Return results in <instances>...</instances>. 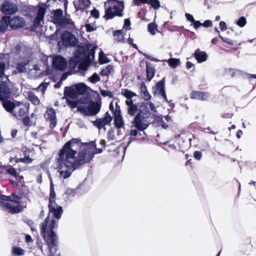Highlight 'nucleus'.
I'll list each match as a JSON object with an SVG mask.
<instances>
[{
	"instance_id": "1",
	"label": "nucleus",
	"mask_w": 256,
	"mask_h": 256,
	"mask_svg": "<svg viewBox=\"0 0 256 256\" xmlns=\"http://www.w3.org/2000/svg\"><path fill=\"white\" fill-rule=\"evenodd\" d=\"M82 142L79 138H72L70 140L66 142L58 152V158L57 162L58 163V168L61 169L64 166L68 168H70L72 170L76 168L75 165L77 164L78 156H76L77 151L74 150V147L76 144L78 145L81 150L82 149Z\"/></svg>"
},
{
	"instance_id": "2",
	"label": "nucleus",
	"mask_w": 256,
	"mask_h": 256,
	"mask_svg": "<svg viewBox=\"0 0 256 256\" xmlns=\"http://www.w3.org/2000/svg\"><path fill=\"white\" fill-rule=\"evenodd\" d=\"M48 178L50 180V192L48 204L49 212L52 213L55 218L59 220L61 218L64 210L62 206L57 205L56 202V194L54 191V184L50 174H49Z\"/></svg>"
},
{
	"instance_id": "3",
	"label": "nucleus",
	"mask_w": 256,
	"mask_h": 256,
	"mask_svg": "<svg viewBox=\"0 0 256 256\" xmlns=\"http://www.w3.org/2000/svg\"><path fill=\"white\" fill-rule=\"evenodd\" d=\"M56 220L52 218L48 225V229L46 232V240H44L46 244L48 246L50 254H52V248L58 246V236L54 229L56 226Z\"/></svg>"
},
{
	"instance_id": "4",
	"label": "nucleus",
	"mask_w": 256,
	"mask_h": 256,
	"mask_svg": "<svg viewBox=\"0 0 256 256\" xmlns=\"http://www.w3.org/2000/svg\"><path fill=\"white\" fill-rule=\"evenodd\" d=\"M8 78L6 76V80L0 81V100L2 102L3 106L8 112H10L15 106L14 102L8 99L10 98V92L6 84Z\"/></svg>"
},
{
	"instance_id": "5",
	"label": "nucleus",
	"mask_w": 256,
	"mask_h": 256,
	"mask_svg": "<svg viewBox=\"0 0 256 256\" xmlns=\"http://www.w3.org/2000/svg\"><path fill=\"white\" fill-rule=\"evenodd\" d=\"M95 151H87V150H80L78 154V160L75 165V168H78L84 164L90 162L94 158V154H101L103 152L102 148H94Z\"/></svg>"
},
{
	"instance_id": "6",
	"label": "nucleus",
	"mask_w": 256,
	"mask_h": 256,
	"mask_svg": "<svg viewBox=\"0 0 256 256\" xmlns=\"http://www.w3.org/2000/svg\"><path fill=\"white\" fill-rule=\"evenodd\" d=\"M88 90H92L84 82H79L70 86H66L64 89V96L70 98L78 97L86 93Z\"/></svg>"
},
{
	"instance_id": "7",
	"label": "nucleus",
	"mask_w": 256,
	"mask_h": 256,
	"mask_svg": "<svg viewBox=\"0 0 256 256\" xmlns=\"http://www.w3.org/2000/svg\"><path fill=\"white\" fill-rule=\"evenodd\" d=\"M0 208L6 212L14 214L16 212V196L0 195Z\"/></svg>"
},
{
	"instance_id": "8",
	"label": "nucleus",
	"mask_w": 256,
	"mask_h": 256,
	"mask_svg": "<svg viewBox=\"0 0 256 256\" xmlns=\"http://www.w3.org/2000/svg\"><path fill=\"white\" fill-rule=\"evenodd\" d=\"M97 48L98 46L96 44L88 43L79 45L77 48L78 56L81 58H86L94 60Z\"/></svg>"
},
{
	"instance_id": "9",
	"label": "nucleus",
	"mask_w": 256,
	"mask_h": 256,
	"mask_svg": "<svg viewBox=\"0 0 256 256\" xmlns=\"http://www.w3.org/2000/svg\"><path fill=\"white\" fill-rule=\"evenodd\" d=\"M62 40L66 48L76 47L78 42L76 36L68 30H65L62 33Z\"/></svg>"
},
{
	"instance_id": "10",
	"label": "nucleus",
	"mask_w": 256,
	"mask_h": 256,
	"mask_svg": "<svg viewBox=\"0 0 256 256\" xmlns=\"http://www.w3.org/2000/svg\"><path fill=\"white\" fill-rule=\"evenodd\" d=\"M54 24L56 28L62 30L64 28H68L72 30H76L77 28L74 24V22L70 18H68L64 16L57 23Z\"/></svg>"
},
{
	"instance_id": "11",
	"label": "nucleus",
	"mask_w": 256,
	"mask_h": 256,
	"mask_svg": "<svg viewBox=\"0 0 256 256\" xmlns=\"http://www.w3.org/2000/svg\"><path fill=\"white\" fill-rule=\"evenodd\" d=\"M132 126L140 132H144L150 126V123L148 122H144L141 119L140 112H138L132 122Z\"/></svg>"
},
{
	"instance_id": "12",
	"label": "nucleus",
	"mask_w": 256,
	"mask_h": 256,
	"mask_svg": "<svg viewBox=\"0 0 256 256\" xmlns=\"http://www.w3.org/2000/svg\"><path fill=\"white\" fill-rule=\"evenodd\" d=\"M67 60L63 56L58 55L52 60V67L58 70L64 71L68 66Z\"/></svg>"
},
{
	"instance_id": "13",
	"label": "nucleus",
	"mask_w": 256,
	"mask_h": 256,
	"mask_svg": "<svg viewBox=\"0 0 256 256\" xmlns=\"http://www.w3.org/2000/svg\"><path fill=\"white\" fill-rule=\"evenodd\" d=\"M116 0H108L104 2L105 14L104 16V18L106 20L112 19L116 16L111 6V4L114 2Z\"/></svg>"
},
{
	"instance_id": "14",
	"label": "nucleus",
	"mask_w": 256,
	"mask_h": 256,
	"mask_svg": "<svg viewBox=\"0 0 256 256\" xmlns=\"http://www.w3.org/2000/svg\"><path fill=\"white\" fill-rule=\"evenodd\" d=\"M10 55L9 54H0V78H2L4 75V70L6 64H8L12 66H14V64H11L9 61Z\"/></svg>"
},
{
	"instance_id": "15",
	"label": "nucleus",
	"mask_w": 256,
	"mask_h": 256,
	"mask_svg": "<svg viewBox=\"0 0 256 256\" xmlns=\"http://www.w3.org/2000/svg\"><path fill=\"white\" fill-rule=\"evenodd\" d=\"M111 6L116 16L120 17L123 16L122 12L124 8V0H116L111 4Z\"/></svg>"
},
{
	"instance_id": "16",
	"label": "nucleus",
	"mask_w": 256,
	"mask_h": 256,
	"mask_svg": "<svg viewBox=\"0 0 256 256\" xmlns=\"http://www.w3.org/2000/svg\"><path fill=\"white\" fill-rule=\"evenodd\" d=\"M152 94L155 96L160 94L164 92L165 90V78H163L158 81L156 85L152 87Z\"/></svg>"
},
{
	"instance_id": "17",
	"label": "nucleus",
	"mask_w": 256,
	"mask_h": 256,
	"mask_svg": "<svg viewBox=\"0 0 256 256\" xmlns=\"http://www.w3.org/2000/svg\"><path fill=\"white\" fill-rule=\"evenodd\" d=\"M192 56L197 60L198 63H202L206 61L208 55L204 51H202L199 48L196 49L192 54Z\"/></svg>"
},
{
	"instance_id": "18",
	"label": "nucleus",
	"mask_w": 256,
	"mask_h": 256,
	"mask_svg": "<svg viewBox=\"0 0 256 256\" xmlns=\"http://www.w3.org/2000/svg\"><path fill=\"white\" fill-rule=\"evenodd\" d=\"M146 80L150 82L155 75V68L152 66V64L148 61L146 62Z\"/></svg>"
},
{
	"instance_id": "19",
	"label": "nucleus",
	"mask_w": 256,
	"mask_h": 256,
	"mask_svg": "<svg viewBox=\"0 0 256 256\" xmlns=\"http://www.w3.org/2000/svg\"><path fill=\"white\" fill-rule=\"evenodd\" d=\"M1 10L6 14H12L16 11V6L12 2L6 1L2 4Z\"/></svg>"
},
{
	"instance_id": "20",
	"label": "nucleus",
	"mask_w": 256,
	"mask_h": 256,
	"mask_svg": "<svg viewBox=\"0 0 256 256\" xmlns=\"http://www.w3.org/2000/svg\"><path fill=\"white\" fill-rule=\"evenodd\" d=\"M210 97V94L208 92H193L192 93V98L198 99L200 100H207Z\"/></svg>"
},
{
	"instance_id": "21",
	"label": "nucleus",
	"mask_w": 256,
	"mask_h": 256,
	"mask_svg": "<svg viewBox=\"0 0 256 256\" xmlns=\"http://www.w3.org/2000/svg\"><path fill=\"white\" fill-rule=\"evenodd\" d=\"M50 6V4H46L45 3H42V4H38L36 8V16L44 18L45 16L46 12L48 7Z\"/></svg>"
},
{
	"instance_id": "22",
	"label": "nucleus",
	"mask_w": 256,
	"mask_h": 256,
	"mask_svg": "<svg viewBox=\"0 0 256 256\" xmlns=\"http://www.w3.org/2000/svg\"><path fill=\"white\" fill-rule=\"evenodd\" d=\"M36 8L33 6H25L23 10L22 14L27 16L30 20L34 18V15L36 14Z\"/></svg>"
},
{
	"instance_id": "23",
	"label": "nucleus",
	"mask_w": 256,
	"mask_h": 256,
	"mask_svg": "<svg viewBox=\"0 0 256 256\" xmlns=\"http://www.w3.org/2000/svg\"><path fill=\"white\" fill-rule=\"evenodd\" d=\"M90 4V0H78V4L74 2V6L76 11L88 8Z\"/></svg>"
},
{
	"instance_id": "24",
	"label": "nucleus",
	"mask_w": 256,
	"mask_h": 256,
	"mask_svg": "<svg viewBox=\"0 0 256 256\" xmlns=\"http://www.w3.org/2000/svg\"><path fill=\"white\" fill-rule=\"evenodd\" d=\"M52 22L55 24L64 16V12L61 8H57L52 12Z\"/></svg>"
},
{
	"instance_id": "25",
	"label": "nucleus",
	"mask_w": 256,
	"mask_h": 256,
	"mask_svg": "<svg viewBox=\"0 0 256 256\" xmlns=\"http://www.w3.org/2000/svg\"><path fill=\"white\" fill-rule=\"evenodd\" d=\"M89 108H90V112L92 114H90L93 116H95L98 114L101 108V102H94V101H92V102L88 104Z\"/></svg>"
},
{
	"instance_id": "26",
	"label": "nucleus",
	"mask_w": 256,
	"mask_h": 256,
	"mask_svg": "<svg viewBox=\"0 0 256 256\" xmlns=\"http://www.w3.org/2000/svg\"><path fill=\"white\" fill-rule=\"evenodd\" d=\"M44 18H41L38 16H36L34 19L32 24L31 26L28 27L26 26L24 29L26 30H29L30 32H34L36 30L40 25V22Z\"/></svg>"
},
{
	"instance_id": "27",
	"label": "nucleus",
	"mask_w": 256,
	"mask_h": 256,
	"mask_svg": "<svg viewBox=\"0 0 256 256\" xmlns=\"http://www.w3.org/2000/svg\"><path fill=\"white\" fill-rule=\"evenodd\" d=\"M50 214H48L47 217L45 218L44 222L40 224V232L41 235L44 240H46V232L48 229V225L50 223Z\"/></svg>"
},
{
	"instance_id": "28",
	"label": "nucleus",
	"mask_w": 256,
	"mask_h": 256,
	"mask_svg": "<svg viewBox=\"0 0 256 256\" xmlns=\"http://www.w3.org/2000/svg\"><path fill=\"white\" fill-rule=\"evenodd\" d=\"M90 90H88L86 93L82 94V96L80 98L79 100V102L80 104H89L92 101V96L90 93Z\"/></svg>"
},
{
	"instance_id": "29",
	"label": "nucleus",
	"mask_w": 256,
	"mask_h": 256,
	"mask_svg": "<svg viewBox=\"0 0 256 256\" xmlns=\"http://www.w3.org/2000/svg\"><path fill=\"white\" fill-rule=\"evenodd\" d=\"M27 199H22L17 195V214L23 211L24 208L26 207Z\"/></svg>"
},
{
	"instance_id": "30",
	"label": "nucleus",
	"mask_w": 256,
	"mask_h": 256,
	"mask_svg": "<svg viewBox=\"0 0 256 256\" xmlns=\"http://www.w3.org/2000/svg\"><path fill=\"white\" fill-rule=\"evenodd\" d=\"M113 36L115 38V40L118 42H120L122 43L125 42V38L123 34L122 30H114Z\"/></svg>"
},
{
	"instance_id": "31",
	"label": "nucleus",
	"mask_w": 256,
	"mask_h": 256,
	"mask_svg": "<svg viewBox=\"0 0 256 256\" xmlns=\"http://www.w3.org/2000/svg\"><path fill=\"white\" fill-rule=\"evenodd\" d=\"M26 146H23L22 148V150L24 152V157L22 158H17V163L19 162H24L25 164H29L32 162V159L30 157V156H26Z\"/></svg>"
},
{
	"instance_id": "32",
	"label": "nucleus",
	"mask_w": 256,
	"mask_h": 256,
	"mask_svg": "<svg viewBox=\"0 0 256 256\" xmlns=\"http://www.w3.org/2000/svg\"><path fill=\"white\" fill-rule=\"evenodd\" d=\"M114 119V124L118 130L122 128L124 126V122L122 116H118L113 117Z\"/></svg>"
},
{
	"instance_id": "33",
	"label": "nucleus",
	"mask_w": 256,
	"mask_h": 256,
	"mask_svg": "<svg viewBox=\"0 0 256 256\" xmlns=\"http://www.w3.org/2000/svg\"><path fill=\"white\" fill-rule=\"evenodd\" d=\"M20 62L22 64H23L26 66L29 64L32 60V53L30 50L26 52L24 56L20 58Z\"/></svg>"
},
{
	"instance_id": "34",
	"label": "nucleus",
	"mask_w": 256,
	"mask_h": 256,
	"mask_svg": "<svg viewBox=\"0 0 256 256\" xmlns=\"http://www.w3.org/2000/svg\"><path fill=\"white\" fill-rule=\"evenodd\" d=\"M164 61L166 62L168 66L172 68H176L180 64V60L176 58H170Z\"/></svg>"
},
{
	"instance_id": "35",
	"label": "nucleus",
	"mask_w": 256,
	"mask_h": 256,
	"mask_svg": "<svg viewBox=\"0 0 256 256\" xmlns=\"http://www.w3.org/2000/svg\"><path fill=\"white\" fill-rule=\"evenodd\" d=\"M110 60L105 55L104 52L101 50L98 53V62L100 64H108Z\"/></svg>"
},
{
	"instance_id": "36",
	"label": "nucleus",
	"mask_w": 256,
	"mask_h": 256,
	"mask_svg": "<svg viewBox=\"0 0 256 256\" xmlns=\"http://www.w3.org/2000/svg\"><path fill=\"white\" fill-rule=\"evenodd\" d=\"M78 112H80L81 114H82L85 116H92V115L90 114H92L90 112V108H89L88 106H78Z\"/></svg>"
},
{
	"instance_id": "37",
	"label": "nucleus",
	"mask_w": 256,
	"mask_h": 256,
	"mask_svg": "<svg viewBox=\"0 0 256 256\" xmlns=\"http://www.w3.org/2000/svg\"><path fill=\"white\" fill-rule=\"evenodd\" d=\"M121 94L128 100H130L137 96L135 92L126 88L122 89Z\"/></svg>"
},
{
	"instance_id": "38",
	"label": "nucleus",
	"mask_w": 256,
	"mask_h": 256,
	"mask_svg": "<svg viewBox=\"0 0 256 256\" xmlns=\"http://www.w3.org/2000/svg\"><path fill=\"white\" fill-rule=\"evenodd\" d=\"M82 186V184H80L76 188H67L64 194L68 196V198L70 196L74 197L76 192L78 191L80 187Z\"/></svg>"
},
{
	"instance_id": "39",
	"label": "nucleus",
	"mask_w": 256,
	"mask_h": 256,
	"mask_svg": "<svg viewBox=\"0 0 256 256\" xmlns=\"http://www.w3.org/2000/svg\"><path fill=\"white\" fill-rule=\"evenodd\" d=\"M158 32H160L158 30V25L154 22H151L148 24V31L152 35L154 36L156 34V31Z\"/></svg>"
},
{
	"instance_id": "40",
	"label": "nucleus",
	"mask_w": 256,
	"mask_h": 256,
	"mask_svg": "<svg viewBox=\"0 0 256 256\" xmlns=\"http://www.w3.org/2000/svg\"><path fill=\"white\" fill-rule=\"evenodd\" d=\"M10 18V16H4L0 20V32L4 31L8 27V22Z\"/></svg>"
},
{
	"instance_id": "41",
	"label": "nucleus",
	"mask_w": 256,
	"mask_h": 256,
	"mask_svg": "<svg viewBox=\"0 0 256 256\" xmlns=\"http://www.w3.org/2000/svg\"><path fill=\"white\" fill-rule=\"evenodd\" d=\"M28 100L31 102L32 104L34 105L39 104L40 100L38 97L33 92H28Z\"/></svg>"
},
{
	"instance_id": "42",
	"label": "nucleus",
	"mask_w": 256,
	"mask_h": 256,
	"mask_svg": "<svg viewBox=\"0 0 256 256\" xmlns=\"http://www.w3.org/2000/svg\"><path fill=\"white\" fill-rule=\"evenodd\" d=\"M138 112H140L141 119H142V120H144V122H147V120L151 115V113L148 108L146 110L140 109Z\"/></svg>"
},
{
	"instance_id": "43",
	"label": "nucleus",
	"mask_w": 256,
	"mask_h": 256,
	"mask_svg": "<svg viewBox=\"0 0 256 256\" xmlns=\"http://www.w3.org/2000/svg\"><path fill=\"white\" fill-rule=\"evenodd\" d=\"M112 70V66L108 64L102 69L101 71L100 72V74L102 76H108L111 74Z\"/></svg>"
},
{
	"instance_id": "44",
	"label": "nucleus",
	"mask_w": 256,
	"mask_h": 256,
	"mask_svg": "<svg viewBox=\"0 0 256 256\" xmlns=\"http://www.w3.org/2000/svg\"><path fill=\"white\" fill-rule=\"evenodd\" d=\"M82 150H87V151L91 150L92 148H96V140L90 141L88 142H83Z\"/></svg>"
},
{
	"instance_id": "45",
	"label": "nucleus",
	"mask_w": 256,
	"mask_h": 256,
	"mask_svg": "<svg viewBox=\"0 0 256 256\" xmlns=\"http://www.w3.org/2000/svg\"><path fill=\"white\" fill-rule=\"evenodd\" d=\"M140 110L137 104L135 103L134 104H132L130 108H128V114L130 116H135L136 113L139 112Z\"/></svg>"
},
{
	"instance_id": "46",
	"label": "nucleus",
	"mask_w": 256,
	"mask_h": 256,
	"mask_svg": "<svg viewBox=\"0 0 256 256\" xmlns=\"http://www.w3.org/2000/svg\"><path fill=\"white\" fill-rule=\"evenodd\" d=\"M113 116H112L110 114L109 112H106L102 118H101L102 122L104 123L105 125H109L110 126L111 124V122L112 120Z\"/></svg>"
},
{
	"instance_id": "47",
	"label": "nucleus",
	"mask_w": 256,
	"mask_h": 256,
	"mask_svg": "<svg viewBox=\"0 0 256 256\" xmlns=\"http://www.w3.org/2000/svg\"><path fill=\"white\" fill-rule=\"evenodd\" d=\"M146 4L150 5L155 10L158 9L160 7L159 0H148Z\"/></svg>"
},
{
	"instance_id": "48",
	"label": "nucleus",
	"mask_w": 256,
	"mask_h": 256,
	"mask_svg": "<svg viewBox=\"0 0 256 256\" xmlns=\"http://www.w3.org/2000/svg\"><path fill=\"white\" fill-rule=\"evenodd\" d=\"M92 123L98 130L102 129V128L105 125L102 122V120H101V118H96L95 120L92 121Z\"/></svg>"
},
{
	"instance_id": "49",
	"label": "nucleus",
	"mask_w": 256,
	"mask_h": 256,
	"mask_svg": "<svg viewBox=\"0 0 256 256\" xmlns=\"http://www.w3.org/2000/svg\"><path fill=\"white\" fill-rule=\"evenodd\" d=\"M26 24L24 19L20 16H17V29L22 28H24Z\"/></svg>"
},
{
	"instance_id": "50",
	"label": "nucleus",
	"mask_w": 256,
	"mask_h": 256,
	"mask_svg": "<svg viewBox=\"0 0 256 256\" xmlns=\"http://www.w3.org/2000/svg\"><path fill=\"white\" fill-rule=\"evenodd\" d=\"M88 80L92 84H96L97 82L100 81V78L96 72H94L88 78Z\"/></svg>"
},
{
	"instance_id": "51",
	"label": "nucleus",
	"mask_w": 256,
	"mask_h": 256,
	"mask_svg": "<svg viewBox=\"0 0 256 256\" xmlns=\"http://www.w3.org/2000/svg\"><path fill=\"white\" fill-rule=\"evenodd\" d=\"M100 94L104 97L108 96L110 98H114L113 93L110 90H105L100 88Z\"/></svg>"
},
{
	"instance_id": "52",
	"label": "nucleus",
	"mask_w": 256,
	"mask_h": 256,
	"mask_svg": "<svg viewBox=\"0 0 256 256\" xmlns=\"http://www.w3.org/2000/svg\"><path fill=\"white\" fill-rule=\"evenodd\" d=\"M64 167H66L68 168V170H64V171H63V174H62L63 178L66 179V178H69L71 176L72 173L74 170H72L70 168H68L65 166H64L60 170L62 169ZM58 169L60 170L59 168H58Z\"/></svg>"
},
{
	"instance_id": "53",
	"label": "nucleus",
	"mask_w": 256,
	"mask_h": 256,
	"mask_svg": "<svg viewBox=\"0 0 256 256\" xmlns=\"http://www.w3.org/2000/svg\"><path fill=\"white\" fill-rule=\"evenodd\" d=\"M46 114H48V120L56 118V111L52 108H48L46 110Z\"/></svg>"
},
{
	"instance_id": "54",
	"label": "nucleus",
	"mask_w": 256,
	"mask_h": 256,
	"mask_svg": "<svg viewBox=\"0 0 256 256\" xmlns=\"http://www.w3.org/2000/svg\"><path fill=\"white\" fill-rule=\"evenodd\" d=\"M66 102L68 106H69L71 108L73 109L76 108L78 106V104H79V102L72 100L70 99L66 98Z\"/></svg>"
},
{
	"instance_id": "55",
	"label": "nucleus",
	"mask_w": 256,
	"mask_h": 256,
	"mask_svg": "<svg viewBox=\"0 0 256 256\" xmlns=\"http://www.w3.org/2000/svg\"><path fill=\"white\" fill-rule=\"evenodd\" d=\"M236 23L240 27L242 28L246 24V18L244 16H242L238 18Z\"/></svg>"
},
{
	"instance_id": "56",
	"label": "nucleus",
	"mask_w": 256,
	"mask_h": 256,
	"mask_svg": "<svg viewBox=\"0 0 256 256\" xmlns=\"http://www.w3.org/2000/svg\"><path fill=\"white\" fill-rule=\"evenodd\" d=\"M116 108L114 112H112L113 117L122 116L120 106L118 104V102H116Z\"/></svg>"
},
{
	"instance_id": "57",
	"label": "nucleus",
	"mask_w": 256,
	"mask_h": 256,
	"mask_svg": "<svg viewBox=\"0 0 256 256\" xmlns=\"http://www.w3.org/2000/svg\"><path fill=\"white\" fill-rule=\"evenodd\" d=\"M153 118L154 119V121L152 122V124L155 122L158 126H160L162 123H163V118L162 114L156 115L154 114L153 116Z\"/></svg>"
},
{
	"instance_id": "58",
	"label": "nucleus",
	"mask_w": 256,
	"mask_h": 256,
	"mask_svg": "<svg viewBox=\"0 0 256 256\" xmlns=\"http://www.w3.org/2000/svg\"><path fill=\"white\" fill-rule=\"evenodd\" d=\"M26 66L20 62H17V73H24L26 72Z\"/></svg>"
},
{
	"instance_id": "59",
	"label": "nucleus",
	"mask_w": 256,
	"mask_h": 256,
	"mask_svg": "<svg viewBox=\"0 0 256 256\" xmlns=\"http://www.w3.org/2000/svg\"><path fill=\"white\" fill-rule=\"evenodd\" d=\"M60 32L61 30H60L56 28L55 32L48 36L49 40H58V34Z\"/></svg>"
},
{
	"instance_id": "60",
	"label": "nucleus",
	"mask_w": 256,
	"mask_h": 256,
	"mask_svg": "<svg viewBox=\"0 0 256 256\" xmlns=\"http://www.w3.org/2000/svg\"><path fill=\"white\" fill-rule=\"evenodd\" d=\"M8 26L10 25V28L12 30L16 29V20L15 19V16H13L11 18L10 16V20L8 22Z\"/></svg>"
},
{
	"instance_id": "61",
	"label": "nucleus",
	"mask_w": 256,
	"mask_h": 256,
	"mask_svg": "<svg viewBox=\"0 0 256 256\" xmlns=\"http://www.w3.org/2000/svg\"><path fill=\"white\" fill-rule=\"evenodd\" d=\"M84 26L86 28V31L88 32H90L96 30V26L94 27L90 23H86L84 25Z\"/></svg>"
},
{
	"instance_id": "62",
	"label": "nucleus",
	"mask_w": 256,
	"mask_h": 256,
	"mask_svg": "<svg viewBox=\"0 0 256 256\" xmlns=\"http://www.w3.org/2000/svg\"><path fill=\"white\" fill-rule=\"evenodd\" d=\"M23 46L24 48L22 47L20 44H17V54L22 52V49L24 50V51L26 52L30 50L28 47L24 46Z\"/></svg>"
},
{
	"instance_id": "63",
	"label": "nucleus",
	"mask_w": 256,
	"mask_h": 256,
	"mask_svg": "<svg viewBox=\"0 0 256 256\" xmlns=\"http://www.w3.org/2000/svg\"><path fill=\"white\" fill-rule=\"evenodd\" d=\"M49 84H50V82H42L39 85V86H38V88H40L41 91L42 92H44L46 90V88H48V86Z\"/></svg>"
},
{
	"instance_id": "64",
	"label": "nucleus",
	"mask_w": 256,
	"mask_h": 256,
	"mask_svg": "<svg viewBox=\"0 0 256 256\" xmlns=\"http://www.w3.org/2000/svg\"><path fill=\"white\" fill-rule=\"evenodd\" d=\"M90 15L94 18L97 19L100 18V12L96 8H94V9L90 11Z\"/></svg>"
}]
</instances>
